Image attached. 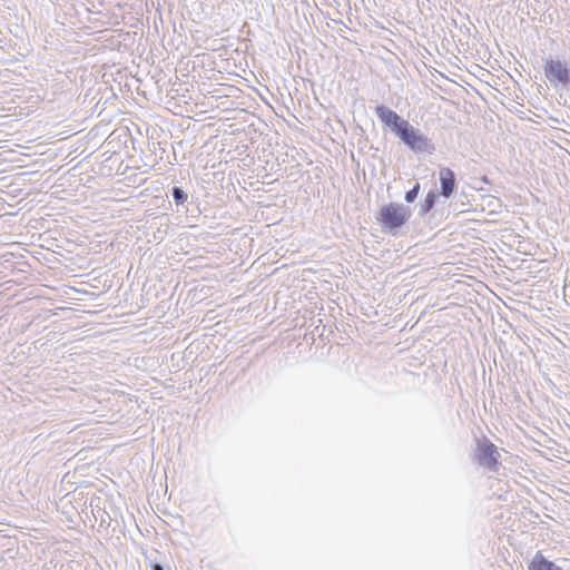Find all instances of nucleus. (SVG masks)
<instances>
[{"label":"nucleus","instance_id":"1","mask_svg":"<svg viewBox=\"0 0 570 570\" xmlns=\"http://www.w3.org/2000/svg\"><path fill=\"white\" fill-rule=\"evenodd\" d=\"M374 111L383 129L392 132L411 151L417 155L434 154L436 148L432 139L395 110L381 104L375 107Z\"/></svg>","mask_w":570,"mask_h":570},{"label":"nucleus","instance_id":"2","mask_svg":"<svg viewBox=\"0 0 570 570\" xmlns=\"http://www.w3.org/2000/svg\"><path fill=\"white\" fill-rule=\"evenodd\" d=\"M412 217V209L396 202L384 204L376 213V222L384 234L396 236Z\"/></svg>","mask_w":570,"mask_h":570},{"label":"nucleus","instance_id":"3","mask_svg":"<svg viewBox=\"0 0 570 570\" xmlns=\"http://www.w3.org/2000/svg\"><path fill=\"white\" fill-rule=\"evenodd\" d=\"M543 71L547 80L554 88H570V68L560 59H544Z\"/></svg>","mask_w":570,"mask_h":570},{"label":"nucleus","instance_id":"4","mask_svg":"<svg viewBox=\"0 0 570 570\" xmlns=\"http://www.w3.org/2000/svg\"><path fill=\"white\" fill-rule=\"evenodd\" d=\"M475 460L480 466L491 472H498L501 466L497 445L485 436L476 439Z\"/></svg>","mask_w":570,"mask_h":570},{"label":"nucleus","instance_id":"5","mask_svg":"<svg viewBox=\"0 0 570 570\" xmlns=\"http://www.w3.org/2000/svg\"><path fill=\"white\" fill-rule=\"evenodd\" d=\"M439 181L440 189H438V194H440L443 198H450L456 190V175L449 167H441L439 170Z\"/></svg>","mask_w":570,"mask_h":570},{"label":"nucleus","instance_id":"6","mask_svg":"<svg viewBox=\"0 0 570 570\" xmlns=\"http://www.w3.org/2000/svg\"><path fill=\"white\" fill-rule=\"evenodd\" d=\"M169 195L173 198L178 213L181 210L185 213L188 212V205L191 204V202H189V193L187 190L180 186H173L169 189Z\"/></svg>","mask_w":570,"mask_h":570},{"label":"nucleus","instance_id":"7","mask_svg":"<svg viewBox=\"0 0 570 570\" xmlns=\"http://www.w3.org/2000/svg\"><path fill=\"white\" fill-rule=\"evenodd\" d=\"M528 570H562L560 566L548 560L542 551H537L533 558L528 562Z\"/></svg>","mask_w":570,"mask_h":570},{"label":"nucleus","instance_id":"8","mask_svg":"<svg viewBox=\"0 0 570 570\" xmlns=\"http://www.w3.org/2000/svg\"><path fill=\"white\" fill-rule=\"evenodd\" d=\"M442 197L438 194L436 188H432L428 191L425 197L420 202L419 216L425 217L436 205L438 200Z\"/></svg>","mask_w":570,"mask_h":570},{"label":"nucleus","instance_id":"9","mask_svg":"<svg viewBox=\"0 0 570 570\" xmlns=\"http://www.w3.org/2000/svg\"><path fill=\"white\" fill-rule=\"evenodd\" d=\"M420 190H421V185L419 181H415L413 187L405 193L404 200L407 204H413L417 199Z\"/></svg>","mask_w":570,"mask_h":570},{"label":"nucleus","instance_id":"10","mask_svg":"<svg viewBox=\"0 0 570 570\" xmlns=\"http://www.w3.org/2000/svg\"><path fill=\"white\" fill-rule=\"evenodd\" d=\"M151 570H166L161 563L155 562L150 566Z\"/></svg>","mask_w":570,"mask_h":570},{"label":"nucleus","instance_id":"11","mask_svg":"<svg viewBox=\"0 0 570 570\" xmlns=\"http://www.w3.org/2000/svg\"><path fill=\"white\" fill-rule=\"evenodd\" d=\"M482 180H483L484 183H489V179H488V177H487V176H483Z\"/></svg>","mask_w":570,"mask_h":570}]
</instances>
